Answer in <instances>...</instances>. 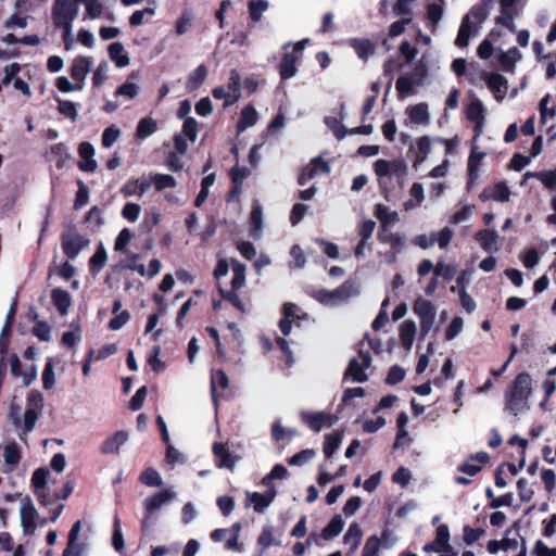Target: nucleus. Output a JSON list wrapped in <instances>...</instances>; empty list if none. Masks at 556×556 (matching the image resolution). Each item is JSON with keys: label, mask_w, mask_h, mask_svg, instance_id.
<instances>
[{"label": "nucleus", "mask_w": 556, "mask_h": 556, "mask_svg": "<svg viewBox=\"0 0 556 556\" xmlns=\"http://www.w3.org/2000/svg\"><path fill=\"white\" fill-rule=\"evenodd\" d=\"M378 238L380 242L388 243L395 252H401L405 245V239L403 236L396 232H390L389 230L379 231Z\"/></svg>", "instance_id": "c9c22d12"}, {"label": "nucleus", "mask_w": 556, "mask_h": 556, "mask_svg": "<svg viewBox=\"0 0 556 556\" xmlns=\"http://www.w3.org/2000/svg\"><path fill=\"white\" fill-rule=\"evenodd\" d=\"M488 16L489 9L486 3L475 4L460 23L455 45L459 48L467 47L470 37L479 34L480 27Z\"/></svg>", "instance_id": "f03ea898"}, {"label": "nucleus", "mask_w": 556, "mask_h": 556, "mask_svg": "<svg viewBox=\"0 0 556 556\" xmlns=\"http://www.w3.org/2000/svg\"><path fill=\"white\" fill-rule=\"evenodd\" d=\"M131 239L132 232L128 228L122 229L115 239L114 250L117 252H124Z\"/></svg>", "instance_id": "774afa93"}, {"label": "nucleus", "mask_w": 556, "mask_h": 556, "mask_svg": "<svg viewBox=\"0 0 556 556\" xmlns=\"http://www.w3.org/2000/svg\"><path fill=\"white\" fill-rule=\"evenodd\" d=\"M51 300L61 315H66L72 305L70 293L63 289L55 288L51 291Z\"/></svg>", "instance_id": "c85d7f7f"}, {"label": "nucleus", "mask_w": 556, "mask_h": 556, "mask_svg": "<svg viewBox=\"0 0 556 556\" xmlns=\"http://www.w3.org/2000/svg\"><path fill=\"white\" fill-rule=\"evenodd\" d=\"M39 414L35 408H28L25 410L23 418H21L20 429H16L23 434L31 432L36 426Z\"/></svg>", "instance_id": "37998d69"}, {"label": "nucleus", "mask_w": 556, "mask_h": 556, "mask_svg": "<svg viewBox=\"0 0 556 556\" xmlns=\"http://www.w3.org/2000/svg\"><path fill=\"white\" fill-rule=\"evenodd\" d=\"M466 115L471 122L479 121L481 123V119H485V108L482 101L478 98L472 99L467 108Z\"/></svg>", "instance_id": "a18cd8bd"}, {"label": "nucleus", "mask_w": 556, "mask_h": 556, "mask_svg": "<svg viewBox=\"0 0 556 556\" xmlns=\"http://www.w3.org/2000/svg\"><path fill=\"white\" fill-rule=\"evenodd\" d=\"M245 265L240 263L237 260L231 261V270L233 277L231 279V288L232 290L241 289L245 283Z\"/></svg>", "instance_id": "ea45409f"}, {"label": "nucleus", "mask_w": 556, "mask_h": 556, "mask_svg": "<svg viewBox=\"0 0 556 556\" xmlns=\"http://www.w3.org/2000/svg\"><path fill=\"white\" fill-rule=\"evenodd\" d=\"M269 2L267 0H249L248 9L250 17L253 22H258L263 13L268 9Z\"/></svg>", "instance_id": "49530a36"}, {"label": "nucleus", "mask_w": 556, "mask_h": 556, "mask_svg": "<svg viewBox=\"0 0 556 556\" xmlns=\"http://www.w3.org/2000/svg\"><path fill=\"white\" fill-rule=\"evenodd\" d=\"M374 214L380 222L379 231L388 230L390 225L396 224L400 220V216L396 211H392L387 205L381 203L375 206Z\"/></svg>", "instance_id": "b1692460"}, {"label": "nucleus", "mask_w": 556, "mask_h": 556, "mask_svg": "<svg viewBox=\"0 0 556 556\" xmlns=\"http://www.w3.org/2000/svg\"><path fill=\"white\" fill-rule=\"evenodd\" d=\"M485 156L484 152H477L475 149L471 150V153L468 157V186L471 188L476 180L478 179V169L481 164L482 159Z\"/></svg>", "instance_id": "72a5a7b5"}, {"label": "nucleus", "mask_w": 556, "mask_h": 556, "mask_svg": "<svg viewBox=\"0 0 556 556\" xmlns=\"http://www.w3.org/2000/svg\"><path fill=\"white\" fill-rule=\"evenodd\" d=\"M75 2L83 3L86 7L84 20H96L99 18L104 10L103 4L100 0H74Z\"/></svg>", "instance_id": "a19ab883"}, {"label": "nucleus", "mask_w": 556, "mask_h": 556, "mask_svg": "<svg viewBox=\"0 0 556 556\" xmlns=\"http://www.w3.org/2000/svg\"><path fill=\"white\" fill-rule=\"evenodd\" d=\"M551 99V94H546L540 101V114L542 124H545L548 117L553 118L556 115V105L548 108Z\"/></svg>", "instance_id": "052dcab7"}, {"label": "nucleus", "mask_w": 556, "mask_h": 556, "mask_svg": "<svg viewBox=\"0 0 556 556\" xmlns=\"http://www.w3.org/2000/svg\"><path fill=\"white\" fill-rule=\"evenodd\" d=\"M151 187V181L144 177L129 179L121 189L124 197H141Z\"/></svg>", "instance_id": "4be33fe9"}, {"label": "nucleus", "mask_w": 556, "mask_h": 556, "mask_svg": "<svg viewBox=\"0 0 556 556\" xmlns=\"http://www.w3.org/2000/svg\"><path fill=\"white\" fill-rule=\"evenodd\" d=\"M229 386V379L223 369H217L211 374V394L214 403H217L216 388L226 389Z\"/></svg>", "instance_id": "4c0bfd02"}, {"label": "nucleus", "mask_w": 556, "mask_h": 556, "mask_svg": "<svg viewBox=\"0 0 556 556\" xmlns=\"http://www.w3.org/2000/svg\"><path fill=\"white\" fill-rule=\"evenodd\" d=\"M157 130L156 122L151 117H144L139 121L136 136L138 139L143 140L150 136H152Z\"/></svg>", "instance_id": "79ce46f5"}, {"label": "nucleus", "mask_w": 556, "mask_h": 556, "mask_svg": "<svg viewBox=\"0 0 556 556\" xmlns=\"http://www.w3.org/2000/svg\"><path fill=\"white\" fill-rule=\"evenodd\" d=\"M139 77V74L136 73V72H132L129 76H128V80L126 83H124L123 85H121L116 90H115V97H124L126 99H135L139 92H140V87L139 85L130 81L131 79H138Z\"/></svg>", "instance_id": "2f4dec72"}, {"label": "nucleus", "mask_w": 556, "mask_h": 556, "mask_svg": "<svg viewBox=\"0 0 556 556\" xmlns=\"http://www.w3.org/2000/svg\"><path fill=\"white\" fill-rule=\"evenodd\" d=\"M405 113L407 115L405 125L428 126L430 124L429 106L426 102L407 106Z\"/></svg>", "instance_id": "ddd939ff"}, {"label": "nucleus", "mask_w": 556, "mask_h": 556, "mask_svg": "<svg viewBox=\"0 0 556 556\" xmlns=\"http://www.w3.org/2000/svg\"><path fill=\"white\" fill-rule=\"evenodd\" d=\"M140 213L141 206L134 202H127L122 210V216L130 223L137 222Z\"/></svg>", "instance_id": "680f3d73"}, {"label": "nucleus", "mask_w": 556, "mask_h": 556, "mask_svg": "<svg viewBox=\"0 0 556 556\" xmlns=\"http://www.w3.org/2000/svg\"><path fill=\"white\" fill-rule=\"evenodd\" d=\"M363 531L358 523H352L343 536L344 543L349 546V555L354 554L359 546Z\"/></svg>", "instance_id": "7c9ffc66"}, {"label": "nucleus", "mask_w": 556, "mask_h": 556, "mask_svg": "<svg viewBox=\"0 0 556 556\" xmlns=\"http://www.w3.org/2000/svg\"><path fill=\"white\" fill-rule=\"evenodd\" d=\"M78 2L74 0H54L52 5V22L55 27L73 25L78 15Z\"/></svg>", "instance_id": "39448f33"}, {"label": "nucleus", "mask_w": 556, "mask_h": 556, "mask_svg": "<svg viewBox=\"0 0 556 556\" xmlns=\"http://www.w3.org/2000/svg\"><path fill=\"white\" fill-rule=\"evenodd\" d=\"M213 453L216 457V466L233 470L240 457L231 454L223 443L213 445Z\"/></svg>", "instance_id": "a211bd4d"}, {"label": "nucleus", "mask_w": 556, "mask_h": 556, "mask_svg": "<svg viewBox=\"0 0 556 556\" xmlns=\"http://www.w3.org/2000/svg\"><path fill=\"white\" fill-rule=\"evenodd\" d=\"M342 433L336 432L328 434L326 437L325 443H324V453L326 457H331L334 452L339 448L341 442H342Z\"/></svg>", "instance_id": "09e8293b"}, {"label": "nucleus", "mask_w": 556, "mask_h": 556, "mask_svg": "<svg viewBox=\"0 0 556 556\" xmlns=\"http://www.w3.org/2000/svg\"><path fill=\"white\" fill-rule=\"evenodd\" d=\"M78 154L81 161L78 163V168L83 172L92 173L97 169L98 164L94 160V148L90 142H81L78 147Z\"/></svg>", "instance_id": "6ab92c4d"}, {"label": "nucleus", "mask_w": 556, "mask_h": 556, "mask_svg": "<svg viewBox=\"0 0 556 556\" xmlns=\"http://www.w3.org/2000/svg\"><path fill=\"white\" fill-rule=\"evenodd\" d=\"M302 420L308 425V427L314 431H320L324 428H330L338 421V417L332 414H328L325 412L318 413H308L303 412L301 414Z\"/></svg>", "instance_id": "9d476101"}, {"label": "nucleus", "mask_w": 556, "mask_h": 556, "mask_svg": "<svg viewBox=\"0 0 556 556\" xmlns=\"http://www.w3.org/2000/svg\"><path fill=\"white\" fill-rule=\"evenodd\" d=\"M258 114L253 105H247L242 109L239 122L237 124L238 134L243 132L249 127L256 124Z\"/></svg>", "instance_id": "473e14b6"}, {"label": "nucleus", "mask_w": 556, "mask_h": 556, "mask_svg": "<svg viewBox=\"0 0 556 556\" xmlns=\"http://www.w3.org/2000/svg\"><path fill=\"white\" fill-rule=\"evenodd\" d=\"M308 43V39L298 41L291 49L283 54L282 61L279 66V74L282 79H289L295 76L296 62L302 58L303 50Z\"/></svg>", "instance_id": "423d86ee"}, {"label": "nucleus", "mask_w": 556, "mask_h": 556, "mask_svg": "<svg viewBox=\"0 0 556 556\" xmlns=\"http://www.w3.org/2000/svg\"><path fill=\"white\" fill-rule=\"evenodd\" d=\"M359 293V282L356 279H348L333 290H317L313 293V296L316 301L326 306H340L357 298Z\"/></svg>", "instance_id": "7ed1b4c3"}, {"label": "nucleus", "mask_w": 556, "mask_h": 556, "mask_svg": "<svg viewBox=\"0 0 556 556\" xmlns=\"http://www.w3.org/2000/svg\"><path fill=\"white\" fill-rule=\"evenodd\" d=\"M39 515L29 495L21 498L20 518L24 534H33Z\"/></svg>", "instance_id": "1a4fd4ad"}, {"label": "nucleus", "mask_w": 556, "mask_h": 556, "mask_svg": "<svg viewBox=\"0 0 556 556\" xmlns=\"http://www.w3.org/2000/svg\"><path fill=\"white\" fill-rule=\"evenodd\" d=\"M150 181L155 186L156 190H164L176 186V179L167 174H155L151 177Z\"/></svg>", "instance_id": "603ef678"}, {"label": "nucleus", "mask_w": 556, "mask_h": 556, "mask_svg": "<svg viewBox=\"0 0 556 556\" xmlns=\"http://www.w3.org/2000/svg\"><path fill=\"white\" fill-rule=\"evenodd\" d=\"M431 151V139L428 136L420 137L416 141L415 160L413 166L417 168L422 164Z\"/></svg>", "instance_id": "f704fd0d"}, {"label": "nucleus", "mask_w": 556, "mask_h": 556, "mask_svg": "<svg viewBox=\"0 0 556 556\" xmlns=\"http://www.w3.org/2000/svg\"><path fill=\"white\" fill-rule=\"evenodd\" d=\"M106 258V251L103 244H100L94 254L90 258L91 269L94 270L96 273L100 271L104 267Z\"/></svg>", "instance_id": "13d9d810"}, {"label": "nucleus", "mask_w": 556, "mask_h": 556, "mask_svg": "<svg viewBox=\"0 0 556 556\" xmlns=\"http://www.w3.org/2000/svg\"><path fill=\"white\" fill-rule=\"evenodd\" d=\"M316 456V451L313 448H305L296 453L289 459L291 466H304Z\"/></svg>", "instance_id": "864d4df0"}, {"label": "nucleus", "mask_w": 556, "mask_h": 556, "mask_svg": "<svg viewBox=\"0 0 556 556\" xmlns=\"http://www.w3.org/2000/svg\"><path fill=\"white\" fill-rule=\"evenodd\" d=\"M56 102H58V111L60 114L70 118L73 122L76 121L78 114H77L76 104L74 102L68 101V100H62V99H56Z\"/></svg>", "instance_id": "6e6d98bb"}, {"label": "nucleus", "mask_w": 556, "mask_h": 556, "mask_svg": "<svg viewBox=\"0 0 556 556\" xmlns=\"http://www.w3.org/2000/svg\"><path fill=\"white\" fill-rule=\"evenodd\" d=\"M276 494L275 488H270L264 493L247 492V505L253 506L256 513H263L275 500Z\"/></svg>", "instance_id": "2eb2a0df"}, {"label": "nucleus", "mask_w": 556, "mask_h": 556, "mask_svg": "<svg viewBox=\"0 0 556 556\" xmlns=\"http://www.w3.org/2000/svg\"><path fill=\"white\" fill-rule=\"evenodd\" d=\"M207 76V68L204 64H200L193 72L190 73L186 88L189 91L198 89L205 80Z\"/></svg>", "instance_id": "58836bf2"}, {"label": "nucleus", "mask_w": 556, "mask_h": 556, "mask_svg": "<svg viewBox=\"0 0 556 556\" xmlns=\"http://www.w3.org/2000/svg\"><path fill=\"white\" fill-rule=\"evenodd\" d=\"M112 543H113L115 551H117V552H121L125 546L124 536H123V532H122V525H121V520L117 516L114 517V521H113Z\"/></svg>", "instance_id": "bf43d9fd"}, {"label": "nucleus", "mask_w": 556, "mask_h": 556, "mask_svg": "<svg viewBox=\"0 0 556 556\" xmlns=\"http://www.w3.org/2000/svg\"><path fill=\"white\" fill-rule=\"evenodd\" d=\"M128 440V433L124 430L116 431L114 434L108 437L100 446L102 454H117L122 445Z\"/></svg>", "instance_id": "412c9836"}, {"label": "nucleus", "mask_w": 556, "mask_h": 556, "mask_svg": "<svg viewBox=\"0 0 556 556\" xmlns=\"http://www.w3.org/2000/svg\"><path fill=\"white\" fill-rule=\"evenodd\" d=\"M140 482L147 486L163 485V479L161 475L153 468H148L141 472Z\"/></svg>", "instance_id": "8fccbe9b"}, {"label": "nucleus", "mask_w": 556, "mask_h": 556, "mask_svg": "<svg viewBox=\"0 0 556 556\" xmlns=\"http://www.w3.org/2000/svg\"><path fill=\"white\" fill-rule=\"evenodd\" d=\"M257 543L263 547V549H266L274 544L280 545L279 541H275L273 528L270 526H266L263 528L262 533L257 539Z\"/></svg>", "instance_id": "0e129e2a"}, {"label": "nucleus", "mask_w": 556, "mask_h": 556, "mask_svg": "<svg viewBox=\"0 0 556 556\" xmlns=\"http://www.w3.org/2000/svg\"><path fill=\"white\" fill-rule=\"evenodd\" d=\"M531 377L527 372L519 374L505 392L506 409L517 416L530 408Z\"/></svg>", "instance_id": "f257e3e1"}, {"label": "nucleus", "mask_w": 556, "mask_h": 556, "mask_svg": "<svg viewBox=\"0 0 556 556\" xmlns=\"http://www.w3.org/2000/svg\"><path fill=\"white\" fill-rule=\"evenodd\" d=\"M413 311L420 320V338L425 339L434 325L437 307L432 302L419 296L414 302Z\"/></svg>", "instance_id": "20e7f679"}, {"label": "nucleus", "mask_w": 556, "mask_h": 556, "mask_svg": "<svg viewBox=\"0 0 556 556\" xmlns=\"http://www.w3.org/2000/svg\"><path fill=\"white\" fill-rule=\"evenodd\" d=\"M371 365V356L368 351L359 350L357 356L353 357L345 370V378L353 382H365L368 377L365 372Z\"/></svg>", "instance_id": "0eeeda50"}, {"label": "nucleus", "mask_w": 556, "mask_h": 556, "mask_svg": "<svg viewBox=\"0 0 556 556\" xmlns=\"http://www.w3.org/2000/svg\"><path fill=\"white\" fill-rule=\"evenodd\" d=\"M50 160L56 161L58 167H62L63 163L68 160L67 148L64 143L51 146L49 150Z\"/></svg>", "instance_id": "3c124183"}, {"label": "nucleus", "mask_w": 556, "mask_h": 556, "mask_svg": "<svg viewBox=\"0 0 556 556\" xmlns=\"http://www.w3.org/2000/svg\"><path fill=\"white\" fill-rule=\"evenodd\" d=\"M381 540L377 535L369 536L362 551V556H378Z\"/></svg>", "instance_id": "e2e57ef3"}, {"label": "nucleus", "mask_w": 556, "mask_h": 556, "mask_svg": "<svg viewBox=\"0 0 556 556\" xmlns=\"http://www.w3.org/2000/svg\"><path fill=\"white\" fill-rule=\"evenodd\" d=\"M330 172L329 164L321 157H314L311 163L305 166L299 175L298 182L301 186L306 185L311 179L320 174H328Z\"/></svg>", "instance_id": "4468645a"}, {"label": "nucleus", "mask_w": 556, "mask_h": 556, "mask_svg": "<svg viewBox=\"0 0 556 556\" xmlns=\"http://www.w3.org/2000/svg\"><path fill=\"white\" fill-rule=\"evenodd\" d=\"M89 243L90 240L79 235L74 227L68 228L62 235L63 252L71 260L77 257Z\"/></svg>", "instance_id": "6e6552de"}, {"label": "nucleus", "mask_w": 556, "mask_h": 556, "mask_svg": "<svg viewBox=\"0 0 556 556\" xmlns=\"http://www.w3.org/2000/svg\"><path fill=\"white\" fill-rule=\"evenodd\" d=\"M450 539H451V535H450V529L446 525H441L437 528V531H435V539L426 544L422 549L426 552V553H439V552H443L445 548L450 547Z\"/></svg>", "instance_id": "dca6fc26"}, {"label": "nucleus", "mask_w": 556, "mask_h": 556, "mask_svg": "<svg viewBox=\"0 0 556 556\" xmlns=\"http://www.w3.org/2000/svg\"><path fill=\"white\" fill-rule=\"evenodd\" d=\"M535 178L540 180L543 186L547 189H556V168L552 170H540L535 175Z\"/></svg>", "instance_id": "69168bd1"}, {"label": "nucleus", "mask_w": 556, "mask_h": 556, "mask_svg": "<svg viewBox=\"0 0 556 556\" xmlns=\"http://www.w3.org/2000/svg\"><path fill=\"white\" fill-rule=\"evenodd\" d=\"M443 7L441 4L437 3H430L427 7V18L431 23V29L432 31L435 29L438 23L443 17Z\"/></svg>", "instance_id": "4d7b16f0"}, {"label": "nucleus", "mask_w": 556, "mask_h": 556, "mask_svg": "<svg viewBox=\"0 0 556 556\" xmlns=\"http://www.w3.org/2000/svg\"><path fill=\"white\" fill-rule=\"evenodd\" d=\"M482 78L485 80L489 89L495 94V98L501 101L507 89V80L504 76L497 73H482Z\"/></svg>", "instance_id": "aec40b11"}, {"label": "nucleus", "mask_w": 556, "mask_h": 556, "mask_svg": "<svg viewBox=\"0 0 556 556\" xmlns=\"http://www.w3.org/2000/svg\"><path fill=\"white\" fill-rule=\"evenodd\" d=\"M215 182V174H208L201 181V190L195 198L194 205L200 207L210 194V188Z\"/></svg>", "instance_id": "de8ad7c7"}, {"label": "nucleus", "mask_w": 556, "mask_h": 556, "mask_svg": "<svg viewBox=\"0 0 556 556\" xmlns=\"http://www.w3.org/2000/svg\"><path fill=\"white\" fill-rule=\"evenodd\" d=\"M417 332L416 323L412 319H406L401 323L399 327V337L402 346L409 352L413 348L414 340Z\"/></svg>", "instance_id": "5701e85b"}, {"label": "nucleus", "mask_w": 556, "mask_h": 556, "mask_svg": "<svg viewBox=\"0 0 556 556\" xmlns=\"http://www.w3.org/2000/svg\"><path fill=\"white\" fill-rule=\"evenodd\" d=\"M421 86L414 76L410 74L402 75L396 80V91L399 99L403 100L407 98L408 96H412L415 93V87Z\"/></svg>", "instance_id": "bb28decb"}, {"label": "nucleus", "mask_w": 556, "mask_h": 556, "mask_svg": "<svg viewBox=\"0 0 556 556\" xmlns=\"http://www.w3.org/2000/svg\"><path fill=\"white\" fill-rule=\"evenodd\" d=\"M344 527V520L341 517V515H336L329 523L321 531V539L323 540H331L336 536H338Z\"/></svg>", "instance_id": "e433bc0d"}, {"label": "nucleus", "mask_w": 556, "mask_h": 556, "mask_svg": "<svg viewBox=\"0 0 556 556\" xmlns=\"http://www.w3.org/2000/svg\"><path fill=\"white\" fill-rule=\"evenodd\" d=\"M49 470L45 467L37 468L31 476V485L34 490L47 489Z\"/></svg>", "instance_id": "5fc2aeb1"}, {"label": "nucleus", "mask_w": 556, "mask_h": 556, "mask_svg": "<svg viewBox=\"0 0 556 556\" xmlns=\"http://www.w3.org/2000/svg\"><path fill=\"white\" fill-rule=\"evenodd\" d=\"M476 240L480 243L481 248L486 252L498 250L500 236L496 231L483 229L476 233Z\"/></svg>", "instance_id": "cd10ccee"}, {"label": "nucleus", "mask_w": 556, "mask_h": 556, "mask_svg": "<svg viewBox=\"0 0 556 556\" xmlns=\"http://www.w3.org/2000/svg\"><path fill=\"white\" fill-rule=\"evenodd\" d=\"M119 136H121V130L116 126L112 125V126L105 128L102 134V146L104 148L112 147L117 141Z\"/></svg>", "instance_id": "338daca9"}, {"label": "nucleus", "mask_w": 556, "mask_h": 556, "mask_svg": "<svg viewBox=\"0 0 556 556\" xmlns=\"http://www.w3.org/2000/svg\"><path fill=\"white\" fill-rule=\"evenodd\" d=\"M176 496L177 494L174 491V488H167L146 497L142 502V505L144 510L148 513H155L164 505L175 500Z\"/></svg>", "instance_id": "9b49d317"}, {"label": "nucleus", "mask_w": 556, "mask_h": 556, "mask_svg": "<svg viewBox=\"0 0 556 556\" xmlns=\"http://www.w3.org/2000/svg\"><path fill=\"white\" fill-rule=\"evenodd\" d=\"M93 66V60L90 56H78L74 60L71 67V75L77 81V89L83 90L85 79Z\"/></svg>", "instance_id": "f8f14e48"}, {"label": "nucleus", "mask_w": 556, "mask_h": 556, "mask_svg": "<svg viewBox=\"0 0 556 556\" xmlns=\"http://www.w3.org/2000/svg\"><path fill=\"white\" fill-rule=\"evenodd\" d=\"M250 235L257 239L261 237L263 229V211L262 206L257 201L253 202L252 212L250 215Z\"/></svg>", "instance_id": "c756f323"}, {"label": "nucleus", "mask_w": 556, "mask_h": 556, "mask_svg": "<svg viewBox=\"0 0 556 556\" xmlns=\"http://www.w3.org/2000/svg\"><path fill=\"white\" fill-rule=\"evenodd\" d=\"M351 46L355 50L358 58L362 60H367L370 55L374 54L375 46L368 39H353L351 41Z\"/></svg>", "instance_id": "c03bdc74"}, {"label": "nucleus", "mask_w": 556, "mask_h": 556, "mask_svg": "<svg viewBox=\"0 0 556 556\" xmlns=\"http://www.w3.org/2000/svg\"><path fill=\"white\" fill-rule=\"evenodd\" d=\"M479 198L482 201L507 202L510 198V190L505 181H498L492 187L483 189Z\"/></svg>", "instance_id": "f3484780"}, {"label": "nucleus", "mask_w": 556, "mask_h": 556, "mask_svg": "<svg viewBox=\"0 0 556 556\" xmlns=\"http://www.w3.org/2000/svg\"><path fill=\"white\" fill-rule=\"evenodd\" d=\"M3 459L5 468L2 471L4 473L11 472L18 465L21 451L15 442H10L3 447Z\"/></svg>", "instance_id": "393cba45"}, {"label": "nucleus", "mask_w": 556, "mask_h": 556, "mask_svg": "<svg viewBox=\"0 0 556 556\" xmlns=\"http://www.w3.org/2000/svg\"><path fill=\"white\" fill-rule=\"evenodd\" d=\"M108 53L110 59L115 63L116 67L124 68L129 65L130 59L125 53L124 45L119 41H115L109 45Z\"/></svg>", "instance_id": "a878e982"}]
</instances>
